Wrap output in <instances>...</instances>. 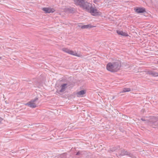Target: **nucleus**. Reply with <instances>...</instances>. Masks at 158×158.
<instances>
[{"mask_svg": "<svg viewBox=\"0 0 158 158\" xmlns=\"http://www.w3.org/2000/svg\"><path fill=\"white\" fill-rule=\"evenodd\" d=\"M74 3L83 10L90 13L94 16L100 15L101 13L96 8L92 7V4L84 0H73Z\"/></svg>", "mask_w": 158, "mask_h": 158, "instance_id": "obj_1", "label": "nucleus"}, {"mask_svg": "<svg viewBox=\"0 0 158 158\" xmlns=\"http://www.w3.org/2000/svg\"><path fill=\"white\" fill-rule=\"evenodd\" d=\"M121 66V63L120 61H117L115 62H110L106 65L107 70L112 72H115L119 70Z\"/></svg>", "mask_w": 158, "mask_h": 158, "instance_id": "obj_2", "label": "nucleus"}, {"mask_svg": "<svg viewBox=\"0 0 158 158\" xmlns=\"http://www.w3.org/2000/svg\"><path fill=\"white\" fill-rule=\"evenodd\" d=\"M62 50L66 53L73 56H80V55L78 54L76 51H73L67 48H64L62 49Z\"/></svg>", "mask_w": 158, "mask_h": 158, "instance_id": "obj_3", "label": "nucleus"}, {"mask_svg": "<svg viewBox=\"0 0 158 158\" xmlns=\"http://www.w3.org/2000/svg\"><path fill=\"white\" fill-rule=\"evenodd\" d=\"M38 98H35L34 99L28 103L25 104L26 105L28 106L31 108H35L36 106V103Z\"/></svg>", "mask_w": 158, "mask_h": 158, "instance_id": "obj_4", "label": "nucleus"}, {"mask_svg": "<svg viewBox=\"0 0 158 158\" xmlns=\"http://www.w3.org/2000/svg\"><path fill=\"white\" fill-rule=\"evenodd\" d=\"M67 84H64L61 85L60 86L61 89H57L56 92L59 94L64 92L67 88Z\"/></svg>", "mask_w": 158, "mask_h": 158, "instance_id": "obj_5", "label": "nucleus"}, {"mask_svg": "<svg viewBox=\"0 0 158 158\" xmlns=\"http://www.w3.org/2000/svg\"><path fill=\"white\" fill-rule=\"evenodd\" d=\"M42 10L46 13H52L55 11L54 9L50 7L44 8H42Z\"/></svg>", "mask_w": 158, "mask_h": 158, "instance_id": "obj_6", "label": "nucleus"}, {"mask_svg": "<svg viewBox=\"0 0 158 158\" xmlns=\"http://www.w3.org/2000/svg\"><path fill=\"white\" fill-rule=\"evenodd\" d=\"M141 119L143 121H146V123L148 124V125H151L152 126V127H154L153 126H154V125L155 126H156L157 125V126L158 127V123H156V122H154V123H152V122H151V121H148V120H145V119L144 118H142Z\"/></svg>", "mask_w": 158, "mask_h": 158, "instance_id": "obj_7", "label": "nucleus"}, {"mask_svg": "<svg viewBox=\"0 0 158 158\" xmlns=\"http://www.w3.org/2000/svg\"><path fill=\"white\" fill-rule=\"evenodd\" d=\"M86 91L85 90L78 92L76 93V95L78 97H82L85 94Z\"/></svg>", "mask_w": 158, "mask_h": 158, "instance_id": "obj_8", "label": "nucleus"}, {"mask_svg": "<svg viewBox=\"0 0 158 158\" xmlns=\"http://www.w3.org/2000/svg\"><path fill=\"white\" fill-rule=\"evenodd\" d=\"M117 32L118 34L122 35L125 36H128V35L127 33L123 32L121 30H117Z\"/></svg>", "mask_w": 158, "mask_h": 158, "instance_id": "obj_9", "label": "nucleus"}, {"mask_svg": "<svg viewBox=\"0 0 158 158\" xmlns=\"http://www.w3.org/2000/svg\"><path fill=\"white\" fill-rule=\"evenodd\" d=\"M120 155L122 156L123 155H130V153L126 151H125L124 150H122L121 151V153L120 154Z\"/></svg>", "mask_w": 158, "mask_h": 158, "instance_id": "obj_10", "label": "nucleus"}, {"mask_svg": "<svg viewBox=\"0 0 158 158\" xmlns=\"http://www.w3.org/2000/svg\"><path fill=\"white\" fill-rule=\"evenodd\" d=\"M135 11L138 13H142L145 12V9L144 8H139L136 9Z\"/></svg>", "mask_w": 158, "mask_h": 158, "instance_id": "obj_11", "label": "nucleus"}, {"mask_svg": "<svg viewBox=\"0 0 158 158\" xmlns=\"http://www.w3.org/2000/svg\"><path fill=\"white\" fill-rule=\"evenodd\" d=\"M148 73L154 77L158 76V73L154 71L149 72Z\"/></svg>", "mask_w": 158, "mask_h": 158, "instance_id": "obj_12", "label": "nucleus"}, {"mask_svg": "<svg viewBox=\"0 0 158 158\" xmlns=\"http://www.w3.org/2000/svg\"><path fill=\"white\" fill-rule=\"evenodd\" d=\"M94 27V26H93L90 25L89 24L86 25L81 26V27L82 29H85L93 27Z\"/></svg>", "mask_w": 158, "mask_h": 158, "instance_id": "obj_13", "label": "nucleus"}, {"mask_svg": "<svg viewBox=\"0 0 158 158\" xmlns=\"http://www.w3.org/2000/svg\"><path fill=\"white\" fill-rule=\"evenodd\" d=\"M64 11L65 12H67L68 13H71L73 11V9H71L69 8H65L64 10Z\"/></svg>", "mask_w": 158, "mask_h": 158, "instance_id": "obj_14", "label": "nucleus"}, {"mask_svg": "<svg viewBox=\"0 0 158 158\" xmlns=\"http://www.w3.org/2000/svg\"><path fill=\"white\" fill-rule=\"evenodd\" d=\"M131 89L129 88H124L120 92V93H125L130 91Z\"/></svg>", "mask_w": 158, "mask_h": 158, "instance_id": "obj_15", "label": "nucleus"}, {"mask_svg": "<svg viewBox=\"0 0 158 158\" xmlns=\"http://www.w3.org/2000/svg\"><path fill=\"white\" fill-rule=\"evenodd\" d=\"M93 2L95 3H96L98 1L97 0H93Z\"/></svg>", "mask_w": 158, "mask_h": 158, "instance_id": "obj_16", "label": "nucleus"}, {"mask_svg": "<svg viewBox=\"0 0 158 158\" xmlns=\"http://www.w3.org/2000/svg\"><path fill=\"white\" fill-rule=\"evenodd\" d=\"M2 120L3 119L2 118L0 117V123H1Z\"/></svg>", "mask_w": 158, "mask_h": 158, "instance_id": "obj_17", "label": "nucleus"}, {"mask_svg": "<svg viewBox=\"0 0 158 158\" xmlns=\"http://www.w3.org/2000/svg\"><path fill=\"white\" fill-rule=\"evenodd\" d=\"M80 154V152H77V153L76 155H79V154Z\"/></svg>", "mask_w": 158, "mask_h": 158, "instance_id": "obj_18", "label": "nucleus"}, {"mask_svg": "<svg viewBox=\"0 0 158 158\" xmlns=\"http://www.w3.org/2000/svg\"><path fill=\"white\" fill-rule=\"evenodd\" d=\"M1 57H0V59H1Z\"/></svg>", "mask_w": 158, "mask_h": 158, "instance_id": "obj_19", "label": "nucleus"}, {"mask_svg": "<svg viewBox=\"0 0 158 158\" xmlns=\"http://www.w3.org/2000/svg\"><path fill=\"white\" fill-rule=\"evenodd\" d=\"M157 62H158V61Z\"/></svg>", "mask_w": 158, "mask_h": 158, "instance_id": "obj_20", "label": "nucleus"}]
</instances>
